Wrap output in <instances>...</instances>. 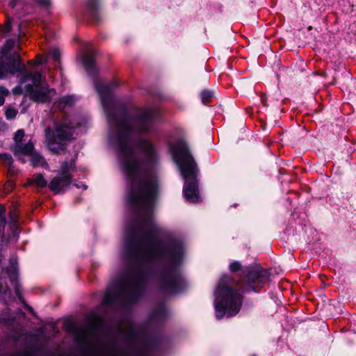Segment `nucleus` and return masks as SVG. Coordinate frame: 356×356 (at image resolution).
Returning a JSON list of instances; mask_svg holds the SVG:
<instances>
[{"instance_id":"f257e3e1","label":"nucleus","mask_w":356,"mask_h":356,"mask_svg":"<svg viewBox=\"0 0 356 356\" xmlns=\"http://www.w3.org/2000/svg\"><path fill=\"white\" fill-rule=\"evenodd\" d=\"M101 103L110 123L115 127L114 134L109 136L110 143L119 149L122 170L126 175L127 203L136 209L142 210L145 216L138 219L127 231L123 258L131 264L139 266L144 261L156 259L155 248L159 241L156 236L159 229L154 223L153 210L159 193L156 177L150 174L141 179L143 163L135 155L131 145V136L149 134L154 123L161 119L160 111L155 108L143 107L130 115L124 103L115 104L113 95H99Z\"/></svg>"},{"instance_id":"f03ea898","label":"nucleus","mask_w":356,"mask_h":356,"mask_svg":"<svg viewBox=\"0 0 356 356\" xmlns=\"http://www.w3.org/2000/svg\"><path fill=\"white\" fill-rule=\"evenodd\" d=\"M235 277L223 275L216 289L215 312L217 319L236 316L241 310L244 294L259 293L269 282L270 273L261 266H243L238 261L229 266Z\"/></svg>"},{"instance_id":"7ed1b4c3","label":"nucleus","mask_w":356,"mask_h":356,"mask_svg":"<svg viewBox=\"0 0 356 356\" xmlns=\"http://www.w3.org/2000/svg\"><path fill=\"white\" fill-rule=\"evenodd\" d=\"M154 252L156 259L168 261L167 266L156 272L152 268H140L144 264L151 262L154 259H147L139 266L131 264L127 261L129 264V275L125 278L147 288L148 280L150 277H155L159 289L169 296L185 291L188 284L180 270L184 258L182 243L177 238H170L166 243L159 241Z\"/></svg>"},{"instance_id":"20e7f679","label":"nucleus","mask_w":356,"mask_h":356,"mask_svg":"<svg viewBox=\"0 0 356 356\" xmlns=\"http://www.w3.org/2000/svg\"><path fill=\"white\" fill-rule=\"evenodd\" d=\"M173 159L185 180L183 188L184 197L189 202H197L200 200L197 165L186 142H179L173 152Z\"/></svg>"},{"instance_id":"39448f33","label":"nucleus","mask_w":356,"mask_h":356,"mask_svg":"<svg viewBox=\"0 0 356 356\" xmlns=\"http://www.w3.org/2000/svg\"><path fill=\"white\" fill-rule=\"evenodd\" d=\"M6 275L9 278L15 294L19 301L22 304H25L23 297V288L19 281L18 257L16 254H13L10 256L9 266L2 267L1 272L0 273V302L5 305H8L10 302L15 301V298L8 285Z\"/></svg>"},{"instance_id":"423d86ee","label":"nucleus","mask_w":356,"mask_h":356,"mask_svg":"<svg viewBox=\"0 0 356 356\" xmlns=\"http://www.w3.org/2000/svg\"><path fill=\"white\" fill-rule=\"evenodd\" d=\"M74 126L72 123L56 122L54 127L45 129V138L49 149L54 154H60L66 151L65 142L72 140Z\"/></svg>"},{"instance_id":"0eeeda50","label":"nucleus","mask_w":356,"mask_h":356,"mask_svg":"<svg viewBox=\"0 0 356 356\" xmlns=\"http://www.w3.org/2000/svg\"><path fill=\"white\" fill-rule=\"evenodd\" d=\"M120 293L127 302L136 303L145 294L146 287L128 279H123L118 284Z\"/></svg>"},{"instance_id":"6e6552de","label":"nucleus","mask_w":356,"mask_h":356,"mask_svg":"<svg viewBox=\"0 0 356 356\" xmlns=\"http://www.w3.org/2000/svg\"><path fill=\"white\" fill-rule=\"evenodd\" d=\"M72 170L68 165L67 161L61 164L60 170L58 176L54 177L49 184V188L54 194L65 193L72 183V175L70 171Z\"/></svg>"},{"instance_id":"1a4fd4ad","label":"nucleus","mask_w":356,"mask_h":356,"mask_svg":"<svg viewBox=\"0 0 356 356\" xmlns=\"http://www.w3.org/2000/svg\"><path fill=\"white\" fill-rule=\"evenodd\" d=\"M161 338L159 334L149 335L145 333L143 335L142 346L134 349L129 356H152L160 350Z\"/></svg>"},{"instance_id":"9d476101","label":"nucleus","mask_w":356,"mask_h":356,"mask_svg":"<svg viewBox=\"0 0 356 356\" xmlns=\"http://www.w3.org/2000/svg\"><path fill=\"white\" fill-rule=\"evenodd\" d=\"M69 331L74 335V341L81 352L88 356L94 355L93 348L88 341L87 332L74 323L69 326Z\"/></svg>"},{"instance_id":"9b49d317","label":"nucleus","mask_w":356,"mask_h":356,"mask_svg":"<svg viewBox=\"0 0 356 356\" xmlns=\"http://www.w3.org/2000/svg\"><path fill=\"white\" fill-rule=\"evenodd\" d=\"M26 91L29 95L30 99L37 103H49L51 100L49 92L51 90L49 88V86L44 87L42 88H34L33 85L26 84L25 86Z\"/></svg>"},{"instance_id":"f8f14e48","label":"nucleus","mask_w":356,"mask_h":356,"mask_svg":"<svg viewBox=\"0 0 356 356\" xmlns=\"http://www.w3.org/2000/svg\"><path fill=\"white\" fill-rule=\"evenodd\" d=\"M5 58L6 60L3 63L9 74H15L25 70V65L22 63L21 56L18 53L15 52Z\"/></svg>"},{"instance_id":"ddd939ff","label":"nucleus","mask_w":356,"mask_h":356,"mask_svg":"<svg viewBox=\"0 0 356 356\" xmlns=\"http://www.w3.org/2000/svg\"><path fill=\"white\" fill-rule=\"evenodd\" d=\"M86 6L90 22L95 24L102 22V19L99 13V0H86Z\"/></svg>"},{"instance_id":"4468645a","label":"nucleus","mask_w":356,"mask_h":356,"mask_svg":"<svg viewBox=\"0 0 356 356\" xmlns=\"http://www.w3.org/2000/svg\"><path fill=\"white\" fill-rule=\"evenodd\" d=\"M7 223L6 218V208L3 204H0V237L1 246H7L10 243V237L5 234V227Z\"/></svg>"},{"instance_id":"2eb2a0df","label":"nucleus","mask_w":356,"mask_h":356,"mask_svg":"<svg viewBox=\"0 0 356 356\" xmlns=\"http://www.w3.org/2000/svg\"><path fill=\"white\" fill-rule=\"evenodd\" d=\"M168 316L167 309L163 304L152 310L149 314V320L154 323H163Z\"/></svg>"},{"instance_id":"dca6fc26","label":"nucleus","mask_w":356,"mask_h":356,"mask_svg":"<svg viewBox=\"0 0 356 356\" xmlns=\"http://www.w3.org/2000/svg\"><path fill=\"white\" fill-rule=\"evenodd\" d=\"M138 145L147 155L149 162L154 163L156 161V154L155 149L148 139L141 140Z\"/></svg>"},{"instance_id":"f3484780","label":"nucleus","mask_w":356,"mask_h":356,"mask_svg":"<svg viewBox=\"0 0 356 356\" xmlns=\"http://www.w3.org/2000/svg\"><path fill=\"white\" fill-rule=\"evenodd\" d=\"M35 150L34 145L30 140L26 144L21 143L19 145H15L13 151L14 155L22 154L29 156Z\"/></svg>"},{"instance_id":"a211bd4d","label":"nucleus","mask_w":356,"mask_h":356,"mask_svg":"<svg viewBox=\"0 0 356 356\" xmlns=\"http://www.w3.org/2000/svg\"><path fill=\"white\" fill-rule=\"evenodd\" d=\"M30 165L33 168L38 166H47L48 163L44 156L38 151L35 150L30 156Z\"/></svg>"},{"instance_id":"6ab92c4d","label":"nucleus","mask_w":356,"mask_h":356,"mask_svg":"<svg viewBox=\"0 0 356 356\" xmlns=\"http://www.w3.org/2000/svg\"><path fill=\"white\" fill-rule=\"evenodd\" d=\"M27 185L32 186L35 184L39 188H43L46 186H49L47 181L44 177V174L38 173L34 175V178H29L26 180Z\"/></svg>"},{"instance_id":"aec40b11","label":"nucleus","mask_w":356,"mask_h":356,"mask_svg":"<svg viewBox=\"0 0 356 356\" xmlns=\"http://www.w3.org/2000/svg\"><path fill=\"white\" fill-rule=\"evenodd\" d=\"M15 220H13V222H10L8 232L7 233L5 232V234L7 236H10V242L12 240L17 241L18 240L19 234L20 232L19 226L18 223H17Z\"/></svg>"},{"instance_id":"412c9836","label":"nucleus","mask_w":356,"mask_h":356,"mask_svg":"<svg viewBox=\"0 0 356 356\" xmlns=\"http://www.w3.org/2000/svg\"><path fill=\"white\" fill-rule=\"evenodd\" d=\"M146 333V332H143L140 334L141 339L143 340V335ZM126 337L128 341L134 342L138 340L140 337V332L136 330L132 325L130 326L127 332H126Z\"/></svg>"},{"instance_id":"4be33fe9","label":"nucleus","mask_w":356,"mask_h":356,"mask_svg":"<svg viewBox=\"0 0 356 356\" xmlns=\"http://www.w3.org/2000/svg\"><path fill=\"white\" fill-rule=\"evenodd\" d=\"M75 102L74 95H66L60 97L57 102V106L60 109H64L67 106H72Z\"/></svg>"},{"instance_id":"5701e85b","label":"nucleus","mask_w":356,"mask_h":356,"mask_svg":"<svg viewBox=\"0 0 356 356\" xmlns=\"http://www.w3.org/2000/svg\"><path fill=\"white\" fill-rule=\"evenodd\" d=\"M200 96L202 104L207 105L212 102L213 99L215 97V92L209 89H204L201 91Z\"/></svg>"},{"instance_id":"b1692460","label":"nucleus","mask_w":356,"mask_h":356,"mask_svg":"<svg viewBox=\"0 0 356 356\" xmlns=\"http://www.w3.org/2000/svg\"><path fill=\"white\" fill-rule=\"evenodd\" d=\"M88 321L92 330L94 332L98 330V326L97 325H102L104 323V318L100 315L97 314H93L92 318L88 317Z\"/></svg>"},{"instance_id":"393cba45","label":"nucleus","mask_w":356,"mask_h":356,"mask_svg":"<svg viewBox=\"0 0 356 356\" xmlns=\"http://www.w3.org/2000/svg\"><path fill=\"white\" fill-rule=\"evenodd\" d=\"M15 41L13 39H8L6 40L4 44L1 47L0 50V54L1 58H4L8 56V53L12 49L14 48Z\"/></svg>"},{"instance_id":"a878e982","label":"nucleus","mask_w":356,"mask_h":356,"mask_svg":"<svg viewBox=\"0 0 356 356\" xmlns=\"http://www.w3.org/2000/svg\"><path fill=\"white\" fill-rule=\"evenodd\" d=\"M31 80L33 82V86H34L37 88L44 89V87L42 85V76L40 72H35L33 74H30Z\"/></svg>"},{"instance_id":"bb28decb","label":"nucleus","mask_w":356,"mask_h":356,"mask_svg":"<svg viewBox=\"0 0 356 356\" xmlns=\"http://www.w3.org/2000/svg\"><path fill=\"white\" fill-rule=\"evenodd\" d=\"M116 294L114 292L108 290L104 296L103 303L106 305H111L116 301Z\"/></svg>"},{"instance_id":"cd10ccee","label":"nucleus","mask_w":356,"mask_h":356,"mask_svg":"<svg viewBox=\"0 0 356 356\" xmlns=\"http://www.w3.org/2000/svg\"><path fill=\"white\" fill-rule=\"evenodd\" d=\"M17 113L18 111L16 108L12 106H8L6 110L5 115L7 120H11L16 118Z\"/></svg>"},{"instance_id":"c85d7f7f","label":"nucleus","mask_w":356,"mask_h":356,"mask_svg":"<svg viewBox=\"0 0 356 356\" xmlns=\"http://www.w3.org/2000/svg\"><path fill=\"white\" fill-rule=\"evenodd\" d=\"M38 349V346H35L31 350H22L13 356H35L33 351Z\"/></svg>"},{"instance_id":"c756f323","label":"nucleus","mask_w":356,"mask_h":356,"mask_svg":"<svg viewBox=\"0 0 356 356\" xmlns=\"http://www.w3.org/2000/svg\"><path fill=\"white\" fill-rule=\"evenodd\" d=\"M24 136V131L23 129H18L14 136V140L16 145H19L22 143V139Z\"/></svg>"},{"instance_id":"7c9ffc66","label":"nucleus","mask_w":356,"mask_h":356,"mask_svg":"<svg viewBox=\"0 0 356 356\" xmlns=\"http://www.w3.org/2000/svg\"><path fill=\"white\" fill-rule=\"evenodd\" d=\"M0 158L2 159L3 163L6 164L7 165L9 164H13L14 162V160L13 159V156L9 153H2L0 154Z\"/></svg>"},{"instance_id":"2f4dec72","label":"nucleus","mask_w":356,"mask_h":356,"mask_svg":"<svg viewBox=\"0 0 356 356\" xmlns=\"http://www.w3.org/2000/svg\"><path fill=\"white\" fill-rule=\"evenodd\" d=\"M15 187V184L13 180H8L4 184V191L6 193H10L13 191L14 188Z\"/></svg>"},{"instance_id":"473e14b6","label":"nucleus","mask_w":356,"mask_h":356,"mask_svg":"<svg viewBox=\"0 0 356 356\" xmlns=\"http://www.w3.org/2000/svg\"><path fill=\"white\" fill-rule=\"evenodd\" d=\"M9 91L3 86H0V106L3 105L5 102V96L8 95Z\"/></svg>"},{"instance_id":"72a5a7b5","label":"nucleus","mask_w":356,"mask_h":356,"mask_svg":"<svg viewBox=\"0 0 356 356\" xmlns=\"http://www.w3.org/2000/svg\"><path fill=\"white\" fill-rule=\"evenodd\" d=\"M243 309H251L254 307V302H253V300L250 298H247L245 300V297L243 298V300L242 301V304L241 305H243Z\"/></svg>"},{"instance_id":"f704fd0d","label":"nucleus","mask_w":356,"mask_h":356,"mask_svg":"<svg viewBox=\"0 0 356 356\" xmlns=\"http://www.w3.org/2000/svg\"><path fill=\"white\" fill-rule=\"evenodd\" d=\"M8 74L4 63L0 62V80L5 79Z\"/></svg>"},{"instance_id":"c9c22d12","label":"nucleus","mask_w":356,"mask_h":356,"mask_svg":"<svg viewBox=\"0 0 356 356\" xmlns=\"http://www.w3.org/2000/svg\"><path fill=\"white\" fill-rule=\"evenodd\" d=\"M51 56L52 59L56 62H59L60 58V50L57 48L54 49L51 51Z\"/></svg>"},{"instance_id":"e433bc0d","label":"nucleus","mask_w":356,"mask_h":356,"mask_svg":"<svg viewBox=\"0 0 356 356\" xmlns=\"http://www.w3.org/2000/svg\"><path fill=\"white\" fill-rule=\"evenodd\" d=\"M36 2L40 6L44 8H48L51 4V0H37Z\"/></svg>"},{"instance_id":"4c0bfd02","label":"nucleus","mask_w":356,"mask_h":356,"mask_svg":"<svg viewBox=\"0 0 356 356\" xmlns=\"http://www.w3.org/2000/svg\"><path fill=\"white\" fill-rule=\"evenodd\" d=\"M9 217L10 219V222H13V220H15V221L18 223V214L17 213L15 210L11 211L9 213Z\"/></svg>"},{"instance_id":"58836bf2","label":"nucleus","mask_w":356,"mask_h":356,"mask_svg":"<svg viewBox=\"0 0 356 356\" xmlns=\"http://www.w3.org/2000/svg\"><path fill=\"white\" fill-rule=\"evenodd\" d=\"M15 172H16L13 163L8 165V174L10 176H14Z\"/></svg>"},{"instance_id":"ea45409f","label":"nucleus","mask_w":356,"mask_h":356,"mask_svg":"<svg viewBox=\"0 0 356 356\" xmlns=\"http://www.w3.org/2000/svg\"><path fill=\"white\" fill-rule=\"evenodd\" d=\"M67 164L72 170H74L76 169V158L72 159L69 162L67 161Z\"/></svg>"},{"instance_id":"a19ab883","label":"nucleus","mask_w":356,"mask_h":356,"mask_svg":"<svg viewBox=\"0 0 356 356\" xmlns=\"http://www.w3.org/2000/svg\"><path fill=\"white\" fill-rule=\"evenodd\" d=\"M21 73L23 74L24 77L27 80H31V76H29L30 74H33V73L29 72L26 67L25 70H22V72Z\"/></svg>"},{"instance_id":"79ce46f5","label":"nucleus","mask_w":356,"mask_h":356,"mask_svg":"<svg viewBox=\"0 0 356 356\" xmlns=\"http://www.w3.org/2000/svg\"><path fill=\"white\" fill-rule=\"evenodd\" d=\"M74 185L78 188H83L84 190L88 188V186L82 182H75Z\"/></svg>"},{"instance_id":"37998d69","label":"nucleus","mask_w":356,"mask_h":356,"mask_svg":"<svg viewBox=\"0 0 356 356\" xmlns=\"http://www.w3.org/2000/svg\"><path fill=\"white\" fill-rule=\"evenodd\" d=\"M17 159L22 163H26V159L24 158V156L25 155H22V154H19V155H15Z\"/></svg>"},{"instance_id":"c03bdc74","label":"nucleus","mask_w":356,"mask_h":356,"mask_svg":"<svg viewBox=\"0 0 356 356\" xmlns=\"http://www.w3.org/2000/svg\"><path fill=\"white\" fill-rule=\"evenodd\" d=\"M25 308L29 312L30 314H31L33 316L35 315V312L31 306L25 305Z\"/></svg>"},{"instance_id":"a18cd8bd","label":"nucleus","mask_w":356,"mask_h":356,"mask_svg":"<svg viewBox=\"0 0 356 356\" xmlns=\"http://www.w3.org/2000/svg\"><path fill=\"white\" fill-rule=\"evenodd\" d=\"M22 92V89L20 88H15L13 89V94L15 95H19Z\"/></svg>"},{"instance_id":"49530a36","label":"nucleus","mask_w":356,"mask_h":356,"mask_svg":"<svg viewBox=\"0 0 356 356\" xmlns=\"http://www.w3.org/2000/svg\"><path fill=\"white\" fill-rule=\"evenodd\" d=\"M261 102H262V104H263V105H264V106H268V105H267V102H267V99H266V97H264V96H261Z\"/></svg>"},{"instance_id":"de8ad7c7","label":"nucleus","mask_w":356,"mask_h":356,"mask_svg":"<svg viewBox=\"0 0 356 356\" xmlns=\"http://www.w3.org/2000/svg\"><path fill=\"white\" fill-rule=\"evenodd\" d=\"M2 321L6 324H10L11 321H13V320H10L9 318H3L2 319Z\"/></svg>"},{"instance_id":"09e8293b","label":"nucleus","mask_w":356,"mask_h":356,"mask_svg":"<svg viewBox=\"0 0 356 356\" xmlns=\"http://www.w3.org/2000/svg\"><path fill=\"white\" fill-rule=\"evenodd\" d=\"M11 29H12L11 25H10V24H8V25L7 26V27L6 28V29H5V33H9V32H10V31H11Z\"/></svg>"},{"instance_id":"8fccbe9b","label":"nucleus","mask_w":356,"mask_h":356,"mask_svg":"<svg viewBox=\"0 0 356 356\" xmlns=\"http://www.w3.org/2000/svg\"><path fill=\"white\" fill-rule=\"evenodd\" d=\"M10 6H11L13 8V7L15 6V3H12V2H10Z\"/></svg>"},{"instance_id":"3c124183","label":"nucleus","mask_w":356,"mask_h":356,"mask_svg":"<svg viewBox=\"0 0 356 356\" xmlns=\"http://www.w3.org/2000/svg\"><path fill=\"white\" fill-rule=\"evenodd\" d=\"M307 29H308L309 31L312 30V26H309L307 28Z\"/></svg>"},{"instance_id":"603ef678","label":"nucleus","mask_w":356,"mask_h":356,"mask_svg":"<svg viewBox=\"0 0 356 356\" xmlns=\"http://www.w3.org/2000/svg\"><path fill=\"white\" fill-rule=\"evenodd\" d=\"M250 356H257V355H255V354H252V355H251Z\"/></svg>"}]
</instances>
